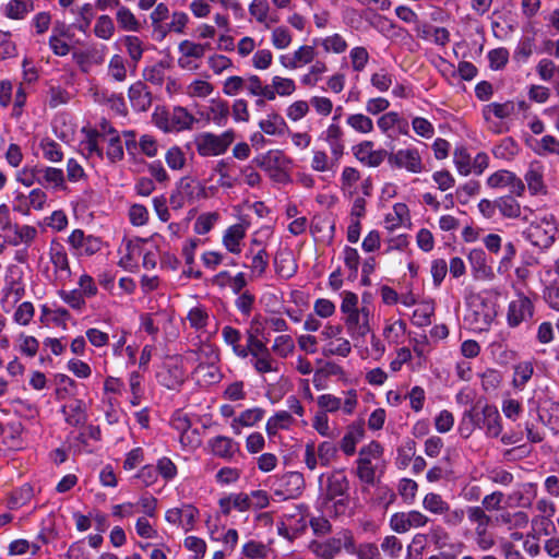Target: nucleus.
Returning a JSON list of instances; mask_svg holds the SVG:
<instances>
[{
  "label": "nucleus",
  "instance_id": "nucleus-53",
  "mask_svg": "<svg viewBox=\"0 0 559 559\" xmlns=\"http://www.w3.org/2000/svg\"><path fill=\"white\" fill-rule=\"evenodd\" d=\"M195 373L199 378V382L204 385H212L218 383L223 373L217 362H200L195 368Z\"/></svg>",
  "mask_w": 559,
  "mask_h": 559
},
{
  "label": "nucleus",
  "instance_id": "nucleus-19",
  "mask_svg": "<svg viewBox=\"0 0 559 559\" xmlns=\"http://www.w3.org/2000/svg\"><path fill=\"white\" fill-rule=\"evenodd\" d=\"M317 47L318 45H314L313 43L312 45H300L292 52L281 55L278 57V62L286 70H298L311 64L316 60L318 56Z\"/></svg>",
  "mask_w": 559,
  "mask_h": 559
},
{
  "label": "nucleus",
  "instance_id": "nucleus-57",
  "mask_svg": "<svg viewBox=\"0 0 559 559\" xmlns=\"http://www.w3.org/2000/svg\"><path fill=\"white\" fill-rule=\"evenodd\" d=\"M341 159H334V156H329L323 150H313L311 158V169L317 173L334 171L338 166Z\"/></svg>",
  "mask_w": 559,
  "mask_h": 559
},
{
  "label": "nucleus",
  "instance_id": "nucleus-25",
  "mask_svg": "<svg viewBox=\"0 0 559 559\" xmlns=\"http://www.w3.org/2000/svg\"><path fill=\"white\" fill-rule=\"evenodd\" d=\"M372 141H362L353 146V154L357 160L368 167H379L385 159L388 152L384 148L374 150Z\"/></svg>",
  "mask_w": 559,
  "mask_h": 559
},
{
  "label": "nucleus",
  "instance_id": "nucleus-58",
  "mask_svg": "<svg viewBox=\"0 0 559 559\" xmlns=\"http://www.w3.org/2000/svg\"><path fill=\"white\" fill-rule=\"evenodd\" d=\"M38 148L44 159L50 163H60L63 159V151L60 143L51 138H41L38 142Z\"/></svg>",
  "mask_w": 559,
  "mask_h": 559
},
{
  "label": "nucleus",
  "instance_id": "nucleus-5",
  "mask_svg": "<svg viewBox=\"0 0 559 559\" xmlns=\"http://www.w3.org/2000/svg\"><path fill=\"white\" fill-rule=\"evenodd\" d=\"M557 235L556 217L550 213L535 214L524 231L525 239L540 249H548L555 242Z\"/></svg>",
  "mask_w": 559,
  "mask_h": 559
},
{
  "label": "nucleus",
  "instance_id": "nucleus-15",
  "mask_svg": "<svg viewBox=\"0 0 559 559\" xmlns=\"http://www.w3.org/2000/svg\"><path fill=\"white\" fill-rule=\"evenodd\" d=\"M199 519L200 510L194 504L188 502L169 508L165 512V521L186 533L195 530Z\"/></svg>",
  "mask_w": 559,
  "mask_h": 559
},
{
  "label": "nucleus",
  "instance_id": "nucleus-55",
  "mask_svg": "<svg viewBox=\"0 0 559 559\" xmlns=\"http://www.w3.org/2000/svg\"><path fill=\"white\" fill-rule=\"evenodd\" d=\"M116 21L120 29L124 32H140L142 24L134 13L126 5H120L116 11Z\"/></svg>",
  "mask_w": 559,
  "mask_h": 559
},
{
  "label": "nucleus",
  "instance_id": "nucleus-44",
  "mask_svg": "<svg viewBox=\"0 0 559 559\" xmlns=\"http://www.w3.org/2000/svg\"><path fill=\"white\" fill-rule=\"evenodd\" d=\"M100 146L103 147V159L106 157L109 164H116L123 159L124 151L119 134L103 140Z\"/></svg>",
  "mask_w": 559,
  "mask_h": 559
},
{
  "label": "nucleus",
  "instance_id": "nucleus-23",
  "mask_svg": "<svg viewBox=\"0 0 559 559\" xmlns=\"http://www.w3.org/2000/svg\"><path fill=\"white\" fill-rule=\"evenodd\" d=\"M250 362L259 374L280 371V362L272 356L266 344L250 345Z\"/></svg>",
  "mask_w": 559,
  "mask_h": 559
},
{
  "label": "nucleus",
  "instance_id": "nucleus-28",
  "mask_svg": "<svg viewBox=\"0 0 559 559\" xmlns=\"http://www.w3.org/2000/svg\"><path fill=\"white\" fill-rule=\"evenodd\" d=\"M545 166L539 160H533L528 164L524 175V180L531 195H546L547 186L545 183Z\"/></svg>",
  "mask_w": 559,
  "mask_h": 559
},
{
  "label": "nucleus",
  "instance_id": "nucleus-40",
  "mask_svg": "<svg viewBox=\"0 0 559 559\" xmlns=\"http://www.w3.org/2000/svg\"><path fill=\"white\" fill-rule=\"evenodd\" d=\"M248 493L237 492L226 495L218 500L219 512L228 516L233 510L246 512L249 510Z\"/></svg>",
  "mask_w": 559,
  "mask_h": 559
},
{
  "label": "nucleus",
  "instance_id": "nucleus-26",
  "mask_svg": "<svg viewBox=\"0 0 559 559\" xmlns=\"http://www.w3.org/2000/svg\"><path fill=\"white\" fill-rule=\"evenodd\" d=\"M365 423L362 419L354 420L346 426L345 432L337 444L344 455L353 456L356 453L357 444L365 438Z\"/></svg>",
  "mask_w": 559,
  "mask_h": 559
},
{
  "label": "nucleus",
  "instance_id": "nucleus-59",
  "mask_svg": "<svg viewBox=\"0 0 559 559\" xmlns=\"http://www.w3.org/2000/svg\"><path fill=\"white\" fill-rule=\"evenodd\" d=\"M345 122L347 127L359 134H370L374 131L373 120L362 112L347 115Z\"/></svg>",
  "mask_w": 559,
  "mask_h": 559
},
{
  "label": "nucleus",
  "instance_id": "nucleus-35",
  "mask_svg": "<svg viewBox=\"0 0 559 559\" xmlns=\"http://www.w3.org/2000/svg\"><path fill=\"white\" fill-rule=\"evenodd\" d=\"M222 338L224 343L231 348L236 357L241 359L249 357L250 345L248 342L246 345H242V333L240 330L231 325H225L222 329Z\"/></svg>",
  "mask_w": 559,
  "mask_h": 559
},
{
  "label": "nucleus",
  "instance_id": "nucleus-39",
  "mask_svg": "<svg viewBox=\"0 0 559 559\" xmlns=\"http://www.w3.org/2000/svg\"><path fill=\"white\" fill-rule=\"evenodd\" d=\"M313 44L322 48L326 55H343L348 49L346 38L340 33H333L324 37L313 38Z\"/></svg>",
  "mask_w": 559,
  "mask_h": 559
},
{
  "label": "nucleus",
  "instance_id": "nucleus-20",
  "mask_svg": "<svg viewBox=\"0 0 559 559\" xmlns=\"http://www.w3.org/2000/svg\"><path fill=\"white\" fill-rule=\"evenodd\" d=\"M108 49L105 45H91L85 49H76L72 52V60L81 72L90 73L93 67L105 62Z\"/></svg>",
  "mask_w": 559,
  "mask_h": 559
},
{
  "label": "nucleus",
  "instance_id": "nucleus-51",
  "mask_svg": "<svg viewBox=\"0 0 559 559\" xmlns=\"http://www.w3.org/2000/svg\"><path fill=\"white\" fill-rule=\"evenodd\" d=\"M66 421L73 427L83 426L86 423L87 415L83 401L76 400L62 407Z\"/></svg>",
  "mask_w": 559,
  "mask_h": 559
},
{
  "label": "nucleus",
  "instance_id": "nucleus-30",
  "mask_svg": "<svg viewBox=\"0 0 559 559\" xmlns=\"http://www.w3.org/2000/svg\"><path fill=\"white\" fill-rule=\"evenodd\" d=\"M250 16L264 29H271L272 25H276L280 17L272 12L267 0H252L248 7Z\"/></svg>",
  "mask_w": 559,
  "mask_h": 559
},
{
  "label": "nucleus",
  "instance_id": "nucleus-16",
  "mask_svg": "<svg viewBox=\"0 0 559 559\" xmlns=\"http://www.w3.org/2000/svg\"><path fill=\"white\" fill-rule=\"evenodd\" d=\"M535 307L530 297L519 292L512 299L507 309V324L509 328H518L524 322L533 319Z\"/></svg>",
  "mask_w": 559,
  "mask_h": 559
},
{
  "label": "nucleus",
  "instance_id": "nucleus-47",
  "mask_svg": "<svg viewBox=\"0 0 559 559\" xmlns=\"http://www.w3.org/2000/svg\"><path fill=\"white\" fill-rule=\"evenodd\" d=\"M246 258L250 259V264L248 267L250 269L251 275L253 277H262L266 273L269 267V253L266 250L261 249L253 251V249H248L246 252Z\"/></svg>",
  "mask_w": 559,
  "mask_h": 559
},
{
  "label": "nucleus",
  "instance_id": "nucleus-38",
  "mask_svg": "<svg viewBox=\"0 0 559 559\" xmlns=\"http://www.w3.org/2000/svg\"><path fill=\"white\" fill-rule=\"evenodd\" d=\"M131 106L136 111H146L152 105V95L146 85L138 81L133 83L128 91Z\"/></svg>",
  "mask_w": 559,
  "mask_h": 559
},
{
  "label": "nucleus",
  "instance_id": "nucleus-22",
  "mask_svg": "<svg viewBox=\"0 0 559 559\" xmlns=\"http://www.w3.org/2000/svg\"><path fill=\"white\" fill-rule=\"evenodd\" d=\"M158 381L167 389L175 390L180 386L186 379V369L183 360L179 356L168 358L163 370L157 374Z\"/></svg>",
  "mask_w": 559,
  "mask_h": 559
},
{
  "label": "nucleus",
  "instance_id": "nucleus-37",
  "mask_svg": "<svg viewBox=\"0 0 559 559\" xmlns=\"http://www.w3.org/2000/svg\"><path fill=\"white\" fill-rule=\"evenodd\" d=\"M276 274L285 280L293 277L298 270L297 262L289 249L278 250L273 259Z\"/></svg>",
  "mask_w": 559,
  "mask_h": 559
},
{
  "label": "nucleus",
  "instance_id": "nucleus-17",
  "mask_svg": "<svg viewBox=\"0 0 559 559\" xmlns=\"http://www.w3.org/2000/svg\"><path fill=\"white\" fill-rule=\"evenodd\" d=\"M515 112V103L513 100H507L504 103H489L481 108V116L484 121L488 126V130L499 134L504 130L500 122L495 119L503 120L509 118Z\"/></svg>",
  "mask_w": 559,
  "mask_h": 559
},
{
  "label": "nucleus",
  "instance_id": "nucleus-3",
  "mask_svg": "<svg viewBox=\"0 0 559 559\" xmlns=\"http://www.w3.org/2000/svg\"><path fill=\"white\" fill-rule=\"evenodd\" d=\"M152 120L159 130L166 133L190 130L197 121L194 116L181 106L173 109L157 107L152 115Z\"/></svg>",
  "mask_w": 559,
  "mask_h": 559
},
{
  "label": "nucleus",
  "instance_id": "nucleus-50",
  "mask_svg": "<svg viewBox=\"0 0 559 559\" xmlns=\"http://www.w3.org/2000/svg\"><path fill=\"white\" fill-rule=\"evenodd\" d=\"M267 325V318L255 313L246 330V337L249 345L265 344L260 337L264 335Z\"/></svg>",
  "mask_w": 559,
  "mask_h": 559
},
{
  "label": "nucleus",
  "instance_id": "nucleus-2",
  "mask_svg": "<svg viewBox=\"0 0 559 559\" xmlns=\"http://www.w3.org/2000/svg\"><path fill=\"white\" fill-rule=\"evenodd\" d=\"M324 475H321L320 491L323 508L326 512L335 516L346 512L349 506V481L343 471H333L326 475L323 484Z\"/></svg>",
  "mask_w": 559,
  "mask_h": 559
},
{
  "label": "nucleus",
  "instance_id": "nucleus-46",
  "mask_svg": "<svg viewBox=\"0 0 559 559\" xmlns=\"http://www.w3.org/2000/svg\"><path fill=\"white\" fill-rule=\"evenodd\" d=\"M295 419L287 411L276 412L265 424V431L270 438L275 437L280 430H288Z\"/></svg>",
  "mask_w": 559,
  "mask_h": 559
},
{
  "label": "nucleus",
  "instance_id": "nucleus-34",
  "mask_svg": "<svg viewBox=\"0 0 559 559\" xmlns=\"http://www.w3.org/2000/svg\"><path fill=\"white\" fill-rule=\"evenodd\" d=\"M406 332L407 323L405 320L393 317L384 319L382 336L389 345L399 346L404 344Z\"/></svg>",
  "mask_w": 559,
  "mask_h": 559
},
{
  "label": "nucleus",
  "instance_id": "nucleus-52",
  "mask_svg": "<svg viewBox=\"0 0 559 559\" xmlns=\"http://www.w3.org/2000/svg\"><path fill=\"white\" fill-rule=\"evenodd\" d=\"M215 87L209 81V75L194 78L186 87L185 94L191 98H206L213 94Z\"/></svg>",
  "mask_w": 559,
  "mask_h": 559
},
{
  "label": "nucleus",
  "instance_id": "nucleus-56",
  "mask_svg": "<svg viewBox=\"0 0 559 559\" xmlns=\"http://www.w3.org/2000/svg\"><path fill=\"white\" fill-rule=\"evenodd\" d=\"M409 222V210L405 203H395L392 212L388 213L384 218L385 227L394 230L404 226Z\"/></svg>",
  "mask_w": 559,
  "mask_h": 559
},
{
  "label": "nucleus",
  "instance_id": "nucleus-54",
  "mask_svg": "<svg viewBox=\"0 0 559 559\" xmlns=\"http://www.w3.org/2000/svg\"><path fill=\"white\" fill-rule=\"evenodd\" d=\"M186 320L189 323V326L197 331L203 332L209 325L210 322V313L209 309L203 305H197L187 313Z\"/></svg>",
  "mask_w": 559,
  "mask_h": 559
},
{
  "label": "nucleus",
  "instance_id": "nucleus-13",
  "mask_svg": "<svg viewBox=\"0 0 559 559\" xmlns=\"http://www.w3.org/2000/svg\"><path fill=\"white\" fill-rule=\"evenodd\" d=\"M67 243L73 255L78 258H87L98 253L104 246L100 237L85 234L84 230L76 228L71 231L67 238Z\"/></svg>",
  "mask_w": 559,
  "mask_h": 559
},
{
  "label": "nucleus",
  "instance_id": "nucleus-27",
  "mask_svg": "<svg viewBox=\"0 0 559 559\" xmlns=\"http://www.w3.org/2000/svg\"><path fill=\"white\" fill-rule=\"evenodd\" d=\"M206 448L210 454L226 461H231L240 451L239 443L224 435L209 439Z\"/></svg>",
  "mask_w": 559,
  "mask_h": 559
},
{
  "label": "nucleus",
  "instance_id": "nucleus-12",
  "mask_svg": "<svg viewBox=\"0 0 559 559\" xmlns=\"http://www.w3.org/2000/svg\"><path fill=\"white\" fill-rule=\"evenodd\" d=\"M209 43H197L189 39H185L178 45V67L188 72H197L201 68L202 59L205 56L207 49H210Z\"/></svg>",
  "mask_w": 559,
  "mask_h": 559
},
{
  "label": "nucleus",
  "instance_id": "nucleus-1",
  "mask_svg": "<svg viewBox=\"0 0 559 559\" xmlns=\"http://www.w3.org/2000/svg\"><path fill=\"white\" fill-rule=\"evenodd\" d=\"M340 297V311L347 334L353 340L366 337L372 330L373 306L370 295L364 294L360 301L356 293L343 290Z\"/></svg>",
  "mask_w": 559,
  "mask_h": 559
},
{
  "label": "nucleus",
  "instance_id": "nucleus-41",
  "mask_svg": "<svg viewBox=\"0 0 559 559\" xmlns=\"http://www.w3.org/2000/svg\"><path fill=\"white\" fill-rule=\"evenodd\" d=\"M361 180L360 171L350 166H345L340 177V189L344 197L354 198L358 190V183Z\"/></svg>",
  "mask_w": 559,
  "mask_h": 559
},
{
  "label": "nucleus",
  "instance_id": "nucleus-48",
  "mask_svg": "<svg viewBox=\"0 0 559 559\" xmlns=\"http://www.w3.org/2000/svg\"><path fill=\"white\" fill-rule=\"evenodd\" d=\"M521 147L519 143L511 136L503 138L497 143L491 153L495 158L511 162L520 153Z\"/></svg>",
  "mask_w": 559,
  "mask_h": 559
},
{
  "label": "nucleus",
  "instance_id": "nucleus-11",
  "mask_svg": "<svg viewBox=\"0 0 559 559\" xmlns=\"http://www.w3.org/2000/svg\"><path fill=\"white\" fill-rule=\"evenodd\" d=\"M254 162L273 181L278 183L289 181V175L286 168L290 162L282 151H269L264 155L254 158Z\"/></svg>",
  "mask_w": 559,
  "mask_h": 559
},
{
  "label": "nucleus",
  "instance_id": "nucleus-21",
  "mask_svg": "<svg viewBox=\"0 0 559 559\" xmlns=\"http://www.w3.org/2000/svg\"><path fill=\"white\" fill-rule=\"evenodd\" d=\"M476 406L477 428L484 430L488 438H497L502 432L501 416L498 408L491 404H485L480 409Z\"/></svg>",
  "mask_w": 559,
  "mask_h": 559
},
{
  "label": "nucleus",
  "instance_id": "nucleus-33",
  "mask_svg": "<svg viewBox=\"0 0 559 559\" xmlns=\"http://www.w3.org/2000/svg\"><path fill=\"white\" fill-rule=\"evenodd\" d=\"M473 276L477 281H491L495 277L492 267L487 262V255L483 249H472L467 255Z\"/></svg>",
  "mask_w": 559,
  "mask_h": 559
},
{
  "label": "nucleus",
  "instance_id": "nucleus-14",
  "mask_svg": "<svg viewBox=\"0 0 559 559\" xmlns=\"http://www.w3.org/2000/svg\"><path fill=\"white\" fill-rule=\"evenodd\" d=\"M388 164L393 169H404L411 174H420L426 169L420 152L414 146L388 153Z\"/></svg>",
  "mask_w": 559,
  "mask_h": 559
},
{
  "label": "nucleus",
  "instance_id": "nucleus-32",
  "mask_svg": "<svg viewBox=\"0 0 559 559\" xmlns=\"http://www.w3.org/2000/svg\"><path fill=\"white\" fill-rule=\"evenodd\" d=\"M321 139L329 145L334 159H341L345 153L344 130L337 122L330 123L321 133Z\"/></svg>",
  "mask_w": 559,
  "mask_h": 559
},
{
  "label": "nucleus",
  "instance_id": "nucleus-45",
  "mask_svg": "<svg viewBox=\"0 0 559 559\" xmlns=\"http://www.w3.org/2000/svg\"><path fill=\"white\" fill-rule=\"evenodd\" d=\"M39 185L55 190L66 189V177L61 168L43 166L40 167Z\"/></svg>",
  "mask_w": 559,
  "mask_h": 559
},
{
  "label": "nucleus",
  "instance_id": "nucleus-62",
  "mask_svg": "<svg viewBox=\"0 0 559 559\" xmlns=\"http://www.w3.org/2000/svg\"><path fill=\"white\" fill-rule=\"evenodd\" d=\"M71 12L75 15L73 26L81 33H86L91 26V23L95 16L94 7L92 3H84L83 5L71 9Z\"/></svg>",
  "mask_w": 559,
  "mask_h": 559
},
{
  "label": "nucleus",
  "instance_id": "nucleus-36",
  "mask_svg": "<svg viewBox=\"0 0 559 559\" xmlns=\"http://www.w3.org/2000/svg\"><path fill=\"white\" fill-rule=\"evenodd\" d=\"M170 16L169 9L166 3H158L150 14V22L153 35L156 39H164L169 34L168 23Z\"/></svg>",
  "mask_w": 559,
  "mask_h": 559
},
{
  "label": "nucleus",
  "instance_id": "nucleus-9",
  "mask_svg": "<svg viewBox=\"0 0 559 559\" xmlns=\"http://www.w3.org/2000/svg\"><path fill=\"white\" fill-rule=\"evenodd\" d=\"M84 139L80 143L83 155L88 158H97L103 160V147L100 142L110 136L119 134V132L108 122L103 119L94 128H83Z\"/></svg>",
  "mask_w": 559,
  "mask_h": 559
},
{
  "label": "nucleus",
  "instance_id": "nucleus-31",
  "mask_svg": "<svg viewBox=\"0 0 559 559\" xmlns=\"http://www.w3.org/2000/svg\"><path fill=\"white\" fill-rule=\"evenodd\" d=\"M49 259L58 278L66 281L71 277L69 257L64 247L60 242L52 241L50 243Z\"/></svg>",
  "mask_w": 559,
  "mask_h": 559
},
{
  "label": "nucleus",
  "instance_id": "nucleus-64",
  "mask_svg": "<svg viewBox=\"0 0 559 559\" xmlns=\"http://www.w3.org/2000/svg\"><path fill=\"white\" fill-rule=\"evenodd\" d=\"M496 205L499 213L506 218H519L521 216V205L513 195H503L496 199Z\"/></svg>",
  "mask_w": 559,
  "mask_h": 559
},
{
  "label": "nucleus",
  "instance_id": "nucleus-29",
  "mask_svg": "<svg viewBox=\"0 0 559 559\" xmlns=\"http://www.w3.org/2000/svg\"><path fill=\"white\" fill-rule=\"evenodd\" d=\"M265 409L259 406L247 408L234 417L229 427L234 435H241L245 428L255 427L265 416Z\"/></svg>",
  "mask_w": 559,
  "mask_h": 559
},
{
  "label": "nucleus",
  "instance_id": "nucleus-24",
  "mask_svg": "<svg viewBox=\"0 0 559 559\" xmlns=\"http://www.w3.org/2000/svg\"><path fill=\"white\" fill-rule=\"evenodd\" d=\"M248 229V222H239L224 230L222 245L228 253L239 255L242 252Z\"/></svg>",
  "mask_w": 559,
  "mask_h": 559
},
{
  "label": "nucleus",
  "instance_id": "nucleus-61",
  "mask_svg": "<svg viewBox=\"0 0 559 559\" xmlns=\"http://www.w3.org/2000/svg\"><path fill=\"white\" fill-rule=\"evenodd\" d=\"M170 68V62L167 60H159L152 66H147L143 70V78L145 81L160 86L166 80V71Z\"/></svg>",
  "mask_w": 559,
  "mask_h": 559
},
{
  "label": "nucleus",
  "instance_id": "nucleus-60",
  "mask_svg": "<svg viewBox=\"0 0 559 559\" xmlns=\"http://www.w3.org/2000/svg\"><path fill=\"white\" fill-rule=\"evenodd\" d=\"M259 127L269 135H281L287 129L284 118L275 111L267 114L264 119L260 120Z\"/></svg>",
  "mask_w": 559,
  "mask_h": 559
},
{
  "label": "nucleus",
  "instance_id": "nucleus-7",
  "mask_svg": "<svg viewBox=\"0 0 559 559\" xmlns=\"http://www.w3.org/2000/svg\"><path fill=\"white\" fill-rule=\"evenodd\" d=\"M338 459V447L332 440H323L316 444L314 441H307L302 453V463L310 471L319 466L330 467Z\"/></svg>",
  "mask_w": 559,
  "mask_h": 559
},
{
  "label": "nucleus",
  "instance_id": "nucleus-10",
  "mask_svg": "<svg viewBox=\"0 0 559 559\" xmlns=\"http://www.w3.org/2000/svg\"><path fill=\"white\" fill-rule=\"evenodd\" d=\"M236 139L234 130H226L221 134L202 132L194 139L198 154L202 157L223 155Z\"/></svg>",
  "mask_w": 559,
  "mask_h": 559
},
{
  "label": "nucleus",
  "instance_id": "nucleus-43",
  "mask_svg": "<svg viewBox=\"0 0 559 559\" xmlns=\"http://www.w3.org/2000/svg\"><path fill=\"white\" fill-rule=\"evenodd\" d=\"M68 37V31L64 26H56L52 28L48 45L55 56L64 57L70 53L71 46L67 40Z\"/></svg>",
  "mask_w": 559,
  "mask_h": 559
},
{
  "label": "nucleus",
  "instance_id": "nucleus-8",
  "mask_svg": "<svg viewBox=\"0 0 559 559\" xmlns=\"http://www.w3.org/2000/svg\"><path fill=\"white\" fill-rule=\"evenodd\" d=\"M309 549L319 559H333L342 549L353 554L355 550V538L350 531L342 530L325 540H312L309 544Z\"/></svg>",
  "mask_w": 559,
  "mask_h": 559
},
{
  "label": "nucleus",
  "instance_id": "nucleus-6",
  "mask_svg": "<svg viewBox=\"0 0 559 559\" xmlns=\"http://www.w3.org/2000/svg\"><path fill=\"white\" fill-rule=\"evenodd\" d=\"M206 198L205 185L197 178L186 176L176 183L169 197V204L173 210L178 211L186 205H193Z\"/></svg>",
  "mask_w": 559,
  "mask_h": 559
},
{
  "label": "nucleus",
  "instance_id": "nucleus-42",
  "mask_svg": "<svg viewBox=\"0 0 559 559\" xmlns=\"http://www.w3.org/2000/svg\"><path fill=\"white\" fill-rule=\"evenodd\" d=\"M34 11L33 0H9L2 8V14L10 20H24Z\"/></svg>",
  "mask_w": 559,
  "mask_h": 559
},
{
  "label": "nucleus",
  "instance_id": "nucleus-63",
  "mask_svg": "<svg viewBox=\"0 0 559 559\" xmlns=\"http://www.w3.org/2000/svg\"><path fill=\"white\" fill-rule=\"evenodd\" d=\"M229 117L228 103L222 98H213L209 106V118L219 127L226 124Z\"/></svg>",
  "mask_w": 559,
  "mask_h": 559
},
{
  "label": "nucleus",
  "instance_id": "nucleus-18",
  "mask_svg": "<svg viewBox=\"0 0 559 559\" xmlns=\"http://www.w3.org/2000/svg\"><path fill=\"white\" fill-rule=\"evenodd\" d=\"M430 522V519L418 510H409L395 512L390 516V528L397 533L404 534L411 530L425 527Z\"/></svg>",
  "mask_w": 559,
  "mask_h": 559
},
{
  "label": "nucleus",
  "instance_id": "nucleus-4",
  "mask_svg": "<svg viewBox=\"0 0 559 559\" xmlns=\"http://www.w3.org/2000/svg\"><path fill=\"white\" fill-rule=\"evenodd\" d=\"M384 449L380 442L372 440L360 448L356 460V475L360 481L373 485L376 473L383 463Z\"/></svg>",
  "mask_w": 559,
  "mask_h": 559
},
{
  "label": "nucleus",
  "instance_id": "nucleus-49",
  "mask_svg": "<svg viewBox=\"0 0 559 559\" xmlns=\"http://www.w3.org/2000/svg\"><path fill=\"white\" fill-rule=\"evenodd\" d=\"M270 33V43L276 50H286L294 41V34L286 25H272Z\"/></svg>",
  "mask_w": 559,
  "mask_h": 559
}]
</instances>
